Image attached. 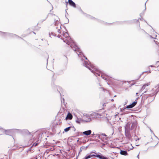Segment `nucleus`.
Returning <instances> with one entry per match:
<instances>
[{"label":"nucleus","mask_w":159,"mask_h":159,"mask_svg":"<svg viewBox=\"0 0 159 159\" xmlns=\"http://www.w3.org/2000/svg\"><path fill=\"white\" fill-rule=\"evenodd\" d=\"M84 66L90 70L93 73L95 74L96 72L101 73V71L94 65L88 61H84Z\"/></svg>","instance_id":"f257e3e1"},{"label":"nucleus","mask_w":159,"mask_h":159,"mask_svg":"<svg viewBox=\"0 0 159 159\" xmlns=\"http://www.w3.org/2000/svg\"><path fill=\"white\" fill-rule=\"evenodd\" d=\"M131 123L130 122H128L126 125L125 128L126 129H130V130H132L134 129L137 127V123L136 122H134L132 123L130 128Z\"/></svg>","instance_id":"f03ea898"},{"label":"nucleus","mask_w":159,"mask_h":159,"mask_svg":"<svg viewBox=\"0 0 159 159\" xmlns=\"http://www.w3.org/2000/svg\"><path fill=\"white\" fill-rule=\"evenodd\" d=\"M63 36L66 39H62L63 41L66 43L67 44L69 45L71 42V39L70 38L69 36V34L67 33H65L63 34Z\"/></svg>","instance_id":"7ed1b4c3"},{"label":"nucleus","mask_w":159,"mask_h":159,"mask_svg":"<svg viewBox=\"0 0 159 159\" xmlns=\"http://www.w3.org/2000/svg\"><path fill=\"white\" fill-rule=\"evenodd\" d=\"M150 84V82L148 83H147L144 84L142 87L141 90H145L146 91H145V92H146L147 91V90L148 89V87Z\"/></svg>","instance_id":"20e7f679"},{"label":"nucleus","mask_w":159,"mask_h":159,"mask_svg":"<svg viewBox=\"0 0 159 159\" xmlns=\"http://www.w3.org/2000/svg\"><path fill=\"white\" fill-rule=\"evenodd\" d=\"M47 75L48 76L51 77L52 79H55L54 77L55 74L53 71L49 70L47 72Z\"/></svg>","instance_id":"39448f33"},{"label":"nucleus","mask_w":159,"mask_h":159,"mask_svg":"<svg viewBox=\"0 0 159 159\" xmlns=\"http://www.w3.org/2000/svg\"><path fill=\"white\" fill-rule=\"evenodd\" d=\"M137 103V102H133L131 104L127 106L126 108H130L133 107L134 106H135Z\"/></svg>","instance_id":"423d86ee"},{"label":"nucleus","mask_w":159,"mask_h":159,"mask_svg":"<svg viewBox=\"0 0 159 159\" xmlns=\"http://www.w3.org/2000/svg\"><path fill=\"white\" fill-rule=\"evenodd\" d=\"M90 156H91V157L93 156H95L97 157H98L100 159H107L106 157H105L103 156H101L99 155H90Z\"/></svg>","instance_id":"0eeeda50"},{"label":"nucleus","mask_w":159,"mask_h":159,"mask_svg":"<svg viewBox=\"0 0 159 159\" xmlns=\"http://www.w3.org/2000/svg\"><path fill=\"white\" fill-rule=\"evenodd\" d=\"M72 118H73V116H72V115L71 113H69L68 114L66 118V120H70L72 119Z\"/></svg>","instance_id":"6e6552de"},{"label":"nucleus","mask_w":159,"mask_h":159,"mask_svg":"<svg viewBox=\"0 0 159 159\" xmlns=\"http://www.w3.org/2000/svg\"><path fill=\"white\" fill-rule=\"evenodd\" d=\"M68 3L70 6L73 7H76L75 3L72 0H68Z\"/></svg>","instance_id":"1a4fd4ad"},{"label":"nucleus","mask_w":159,"mask_h":159,"mask_svg":"<svg viewBox=\"0 0 159 159\" xmlns=\"http://www.w3.org/2000/svg\"><path fill=\"white\" fill-rule=\"evenodd\" d=\"M56 28L57 31L58 32V33H59V34H61V25L60 24L58 25L56 27Z\"/></svg>","instance_id":"9d476101"},{"label":"nucleus","mask_w":159,"mask_h":159,"mask_svg":"<svg viewBox=\"0 0 159 159\" xmlns=\"http://www.w3.org/2000/svg\"><path fill=\"white\" fill-rule=\"evenodd\" d=\"M91 132H92L91 130H89L84 132H83V134L86 135H89L91 134Z\"/></svg>","instance_id":"9b49d317"},{"label":"nucleus","mask_w":159,"mask_h":159,"mask_svg":"<svg viewBox=\"0 0 159 159\" xmlns=\"http://www.w3.org/2000/svg\"><path fill=\"white\" fill-rule=\"evenodd\" d=\"M120 154L122 155L125 156L127 155H128V153L126 151L122 150H120Z\"/></svg>","instance_id":"f8f14e48"},{"label":"nucleus","mask_w":159,"mask_h":159,"mask_svg":"<svg viewBox=\"0 0 159 159\" xmlns=\"http://www.w3.org/2000/svg\"><path fill=\"white\" fill-rule=\"evenodd\" d=\"M63 71L61 70H58L56 72V75H61L63 74Z\"/></svg>","instance_id":"ddd939ff"},{"label":"nucleus","mask_w":159,"mask_h":159,"mask_svg":"<svg viewBox=\"0 0 159 159\" xmlns=\"http://www.w3.org/2000/svg\"><path fill=\"white\" fill-rule=\"evenodd\" d=\"M154 41L159 46V38H155Z\"/></svg>","instance_id":"4468645a"},{"label":"nucleus","mask_w":159,"mask_h":159,"mask_svg":"<svg viewBox=\"0 0 159 159\" xmlns=\"http://www.w3.org/2000/svg\"><path fill=\"white\" fill-rule=\"evenodd\" d=\"M87 16L89 19L91 20L95 19V18L94 17H93V16H92L89 15H88Z\"/></svg>","instance_id":"2eb2a0df"},{"label":"nucleus","mask_w":159,"mask_h":159,"mask_svg":"<svg viewBox=\"0 0 159 159\" xmlns=\"http://www.w3.org/2000/svg\"><path fill=\"white\" fill-rule=\"evenodd\" d=\"M131 147L132 148H130L129 149H128V151H129L133 149V147L132 146V145L131 144H129V145H128V147Z\"/></svg>","instance_id":"dca6fc26"},{"label":"nucleus","mask_w":159,"mask_h":159,"mask_svg":"<svg viewBox=\"0 0 159 159\" xmlns=\"http://www.w3.org/2000/svg\"><path fill=\"white\" fill-rule=\"evenodd\" d=\"M70 127H68L66 128L65 129L64 131L65 132H67L70 129Z\"/></svg>","instance_id":"f3484780"},{"label":"nucleus","mask_w":159,"mask_h":159,"mask_svg":"<svg viewBox=\"0 0 159 159\" xmlns=\"http://www.w3.org/2000/svg\"><path fill=\"white\" fill-rule=\"evenodd\" d=\"M91 157V156H90V155H89L88 156H86L85 157V158L84 159H88L89 158Z\"/></svg>","instance_id":"a211bd4d"},{"label":"nucleus","mask_w":159,"mask_h":159,"mask_svg":"<svg viewBox=\"0 0 159 159\" xmlns=\"http://www.w3.org/2000/svg\"><path fill=\"white\" fill-rule=\"evenodd\" d=\"M38 145V143H34L33 145H32V146H37V145Z\"/></svg>","instance_id":"6ab92c4d"},{"label":"nucleus","mask_w":159,"mask_h":159,"mask_svg":"<svg viewBox=\"0 0 159 159\" xmlns=\"http://www.w3.org/2000/svg\"><path fill=\"white\" fill-rule=\"evenodd\" d=\"M50 35V36L51 37H51V35L52 36H54L55 35H54L52 33H51L50 34H49Z\"/></svg>","instance_id":"aec40b11"},{"label":"nucleus","mask_w":159,"mask_h":159,"mask_svg":"<svg viewBox=\"0 0 159 159\" xmlns=\"http://www.w3.org/2000/svg\"><path fill=\"white\" fill-rule=\"evenodd\" d=\"M77 52V54H78V55H81V54H83L82 53L80 52H80V54H78V53L77 52Z\"/></svg>","instance_id":"412c9836"},{"label":"nucleus","mask_w":159,"mask_h":159,"mask_svg":"<svg viewBox=\"0 0 159 159\" xmlns=\"http://www.w3.org/2000/svg\"><path fill=\"white\" fill-rule=\"evenodd\" d=\"M150 66H151V67H153V66H152V65Z\"/></svg>","instance_id":"4be33fe9"},{"label":"nucleus","mask_w":159,"mask_h":159,"mask_svg":"<svg viewBox=\"0 0 159 159\" xmlns=\"http://www.w3.org/2000/svg\"><path fill=\"white\" fill-rule=\"evenodd\" d=\"M66 57V59H67V61H68V59H67V57Z\"/></svg>","instance_id":"5701e85b"},{"label":"nucleus","mask_w":159,"mask_h":159,"mask_svg":"<svg viewBox=\"0 0 159 159\" xmlns=\"http://www.w3.org/2000/svg\"><path fill=\"white\" fill-rule=\"evenodd\" d=\"M153 95H154V94H152V95H151V96H153Z\"/></svg>","instance_id":"b1692460"},{"label":"nucleus","mask_w":159,"mask_h":159,"mask_svg":"<svg viewBox=\"0 0 159 159\" xmlns=\"http://www.w3.org/2000/svg\"><path fill=\"white\" fill-rule=\"evenodd\" d=\"M93 153H95V154H97L96 153L94 152H93Z\"/></svg>","instance_id":"393cba45"},{"label":"nucleus","mask_w":159,"mask_h":159,"mask_svg":"<svg viewBox=\"0 0 159 159\" xmlns=\"http://www.w3.org/2000/svg\"><path fill=\"white\" fill-rule=\"evenodd\" d=\"M159 91V89H158V90L157 91Z\"/></svg>","instance_id":"a878e982"},{"label":"nucleus","mask_w":159,"mask_h":159,"mask_svg":"<svg viewBox=\"0 0 159 159\" xmlns=\"http://www.w3.org/2000/svg\"><path fill=\"white\" fill-rule=\"evenodd\" d=\"M138 94V93H136V94L137 95Z\"/></svg>","instance_id":"bb28decb"}]
</instances>
